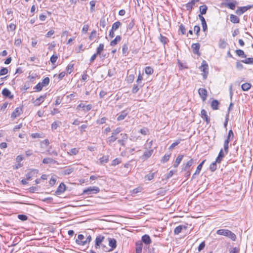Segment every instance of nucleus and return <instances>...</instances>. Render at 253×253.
<instances>
[{"mask_svg":"<svg viewBox=\"0 0 253 253\" xmlns=\"http://www.w3.org/2000/svg\"><path fill=\"white\" fill-rule=\"evenodd\" d=\"M216 234L226 236L227 238L231 239L233 241H235L237 238L236 235L228 229H219L217 230Z\"/></svg>","mask_w":253,"mask_h":253,"instance_id":"obj_1","label":"nucleus"},{"mask_svg":"<svg viewBox=\"0 0 253 253\" xmlns=\"http://www.w3.org/2000/svg\"><path fill=\"white\" fill-rule=\"evenodd\" d=\"M100 189L98 187L92 186L89 187L84 189L83 191V194H96L99 192Z\"/></svg>","mask_w":253,"mask_h":253,"instance_id":"obj_2","label":"nucleus"},{"mask_svg":"<svg viewBox=\"0 0 253 253\" xmlns=\"http://www.w3.org/2000/svg\"><path fill=\"white\" fill-rule=\"evenodd\" d=\"M200 69L202 71L204 72L203 78L204 79H206L207 78L206 74L208 73V65L206 63V61L204 60L202 62V65L200 67Z\"/></svg>","mask_w":253,"mask_h":253,"instance_id":"obj_3","label":"nucleus"},{"mask_svg":"<svg viewBox=\"0 0 253 253\" xmlns=\"http://www.w3.org/2000/svg\"><path fill=\"white\" fill-rule=\"evenodd\" d=\"M253 7V5H248L246 6L239 7L236 10V13L239 15H241L247 11L248 9Z\"/></svg>","mask_w":253,"mask_h":253,"instance_id":"obj_4","label":"nucleus"},{"mask_svg":"<svg viewBox=\"0 0 253 253\" xmlns=\"http://www.w3.org/2000/svg\"><path fill=\"white\" fill-rule=\"evenodd\" d=\"M198 93L203 101H205L208 95L207 90L205 88H200L198 90Z\"/></svg>","mask_w":253,"mask_h":253,"instance_id":"obj_5","label":"nucleus"},{"mask_svg":"<svg viewBox=\"0 0 253 253\" xmlns=\"http://www.w3.org/2000/svg\"><path fill=\"white\" fill-rule=\"evenodd\" d=\"M92 108V105L90 104H88L87 105H84L83 103H81L79 104L77 107V109L78 110H80L81 109H83V111H84L85 112H88L89 110H90Z\"/></svg>","mask_w":253,"mask_h":253,"instance_id":"obj_6","label":"nucleus"},{"mask_svg":"<svg viewBox=\"0 0 253 253\" xmlns=\"http://www.w3.org/2000/svg\"><path fill=\"white\" fill-rule=\"evenodd\" d=\"M38 172V169H30L29 171L26 174V179L27 180H30L33 176H36Z\"/></svg>","mask_w":253,"mask_h":253,"instance_id":"obj_7","label":"nucleus"},{"mask_svg":"<svg viewBox=\"0 0 253 253\" xmlns=\"http://www.w3.org/2000/svg\"><path fill=\"white\" fill-rule=\"evenodd\" d=\"M47 96V94L45 93L43 95L40 96L39 97L37 98L34 101V103L35 106H39L43 102L45 99V98Z\"/></svg>","mask_w":253,"mask_h":253,"instance_id":"obj_8","label":"nucleus"},{"mask_svg":"<svg viewBox=\"0 0 253 253\" xmlns=\"http://www.w3.org/2000/svg\"><path fill=\"white\" fill-rule=\"evenodd\" d=\"M104 238V237L101 235H99L97 236V237L95 239V244L94 246L96 249L100 248V244H101L102 242L103 241Z\"/></svg>","mask_w":253,"mask_h":253,"instance_id":"obj_9","label":"nucleus"},{"mask_svg":"<svg viewBox=\"0 0 253 253\" xmlns=\"http://www.w3.org/2000/svg\"><path fill=\"white\" fill-rule=\"evenodd\" d=\"M22 113V108L17 107L11 114V117L15 119L19 116Z\"/></svg>","mask_w":253,"mask_h":253,"instance_id":"obj_10","label":"nucleus"},{"mask_svg":"<svg viewBox=\"0 0 253 253\" xmlns=\"http://www.w3.org/2000/svg\"><path fill=\"white\" fill-rule=\"evenodd\" d=\"M200 47V44L199 43H193L191 45L193 53L198 55H200L199 52Z\"/></svg>","mask_w":253,"mask_h":253,"instance_id":"obj_11","label":"nucleus"},{"mask_svg":"<svg viewBox=\"0 0 253 253\" xmlns=\"http://www.w3.org/2000/svg\"><path fill=\"white\" fill-rule=\"evenodd\" d=\"M199 0H192L190 2L186 3L185 5L186 9L189 11H191L193 6H194L195 4Z\"/></svg>","mask_w":253,"mask_h":253,"instance_id":"obj_12","label":"nucleus"},{"mask_svg":"<svg viewBox=\"0 0 253 253\" xmlns=\"http://www.w3.org/2000/svg\"><path fill=\"white\" fill-rule=\"evenodd\" d=\"M202 118L205 120L207 124H208L210 122V119L207 114V112L205 109H202L201 112Z\"/></svg>","mask_w":253,"mask_h":253,"instance_id":"obj_13","label":"nucleus"},{"mask_svg":"<svg viewBox=\"0 0 253 253\" xmlns=\"http://www.w3.org/2000/svg\"><path fill=\"white\" fill-rule=\"evenodd\" d=\"M141 240L146 245H150L152 242L150 237L147 234L143 235L142 237Z\"/></svg>","mask_w":253,"mask_h":253,"instance_id":"obj_14","label":"nucleus"},{"mask_svg":"<svg viewBox=\"0 0 253 253\" xmlns=\"http://www.w3.org/2000/svg\"><path fill=\"white\" fill-rule=\"evenodd\" d=\"M42 163L45 164H58L57 161L53 160L50 158H46L43 159Z\"/></svg>","mask_w":253,"mask_h":253,"instance_id":"obj_15","label":"nucleus"},{"mask_svg":"<svg viewBox=\"0 0 253 253\" xmlns=\"http://www.w3.org/2000/svg\"><path fill=\"white\" fill-rule=\"evenodd\" d=\"M122 135V139H119L118 140V142L121 144L122 146H124L125 145V141L127 139V135L126 134H121Z\"/></svg>","mask_w":253,"mask_h":253,"instance_id":"obj_16","label":"nucleus"},{"mask_svg":"<svg viewBox=\"0 0 253 253\" xmlns=\"http://www.w3.org/2000/svg\"><path fill=\"white\" fill-rule=\"evenodd\" d=\"M198 16H199V19L201 21L203 30L204 31H206L207 30L208 27H207V25L205 19L202 15H199Z\"/></svg>","mask_w":253,"mask_h":253,"instance_id":"obj_17","label":"nucleus"},{"mask_svg":"<svg viewBox=\"0 0 253 253\" xmlns=\"http://www.w3.org/2000/svg\"><path fill=\"white\" fill-rule=\"evenodd\" d=\"M66 189V186L65 185L62 183H61L59 186H58V188L57 189L56 191V193L57 194H60L65 191Z\"/></svg>","mask_w":253,"mask_h":253,"instance_id":"obj_18","label":"nucleus"},{"mask_svg":"<svg viewBox=\"0 0 253 253\" xmlns=\"http://www.w3.org/2000/svg\"><path fill=\"white\" fill-rule=\"evenodd\" d=\"M92 240V238L90 235H88L84 241H80L78 240L77 242H79L80 246H84L87 244H89Z\"/></svg>","mask_w":253,"mask_h":253,"instance_id":"obj_19","label":"nucleus"},{"mask_svg":"<svg viewBox=\"0 0 253 253\" xmlns=\"http://www.w3.org/2000/svg\"><path fill=\"white\" fill-rule=\"evenodd\" d=\"M74 169L73 167H69L68 168L63 170L61 173L63 175H69L73 172Z\"/></svg>","mask_w":253,"mask_h":253,"instance_id":"obj_20","label":"nucleus"},{"mask_svg":"<svg viewBox=\"0 0 253 253\" xmlns=\"http://www.w3.org/2000/svg\"><path fill=\"white\" fill-rule=\"evenodd\" d=\"M193 163V159H190L188 162H187L185 164L183 165L182 170L184 171H187L190 167L192 165Z\"/></svg>","mask_w":253,"mask_h":253,"instance_id":"obj_21","label":"nucleus"},{"mask_svg":"<svg viewBox=\"0 0 253 253\" xmlns=\"http://www.w3.org/2000/svg\"><path fill=\"white\" fill-rule=\"evenodd\" d=\"M117 241L116 239L114 238H109V245L112 248L111 251L114 250L116 248Z\"/></svg>","mask_w":253,"mask_h":253,"instance_id":"obj_22","label":"nucleus"},{"mask_svg":"<svg viewBox=\"0 0 253 253\" xmlns=\"http://www.w3.org/2000/svg\"><path fill=\"white\" fill-rule=\"evenodd\" d=\"M128 112L126 110L122 111L120 115H118L117 120L120 121L124 120Z\"/></svg>","mask_w":253,"mask_h":253,"instance_id":"obj_23","label":"nucleus"},{"mask_svg":"<svg viewBox=\"0 0 253 253\" xmlns=\"http://www.w3.org/2000/svg\"><path fill=\"white\" fill-rule=\"evenodd\" d=\"M206 161V160H203L197 167V169L196 170V171L195 173L192 176V178H194V176L196 174H199L202 168L203 167V164H204L205 162Z\"/></svg>","mask_w":253,"mask_h":253,"instance_id":"obj_24","label":"nucleus"},{"mask_svg":"<svg viewBox=\"0 0 253 253\" xmlns=\"http://www.w3.org/2000/svg\"><path fill=\"white\" fill-rule=\"evenodd\" d=\"M225 155L223 152V150L221 149L218 154V155L216 159V162H217L218 163H220L221 161L222 160V159L224 157Z\"/></svg>","mask_w":253,"mask_h":253,"instance_id":"obj_25","label":"nucleus"},{"mask_svg":"<svg viewBox=\"0 0 253 253\" xmlns=\"http://www.w3.org/2000/svg\"><path fill=\"white\" fill-rule=\"evenodd\" d=\"M2 94L4 96L9 97L10 98H12L13 97V95H11V92L6 88H5L2 90Z\"/></svg>","mask_w":253,"mask_h":253,"instance_id":"obj_26","label":"nucleus"},{"mask_svg":"<svg viewBox=\"0 0 253 253\" xmlns=\"http://www.w3.org/2000/svg\"><path fill=\"white\" fill-rule=\"evenodd\" d=\"M186 229L187 227L183 225H179L177 226L174 230V233L175 235L179 234L182 231L183 229Z\"/></svg>","mask_w":253,"mask_h":253,"instance_id":"obj_27","label":"nucleus"},{"mask_svg":"<svg viewBox=\"0 0 253 253\" xmlns=\"http://www.w3.org/2000/svg\"><path fill=\"white\" fill-rule=\"evenodd\" d=\"M122 38L120 36H117L115 39L110 42V45L114 46L116 45L119 42L121 41Z\"/></svg>","mask_w":253,"mask_h":253,"instance_id":"obj_28","label":"nucleus"},{"mask_svg":"<svg viewBox=\"0 0 253 253\" xmlns=\"http://www.w3.org/2000/svg\"><path fill=\"white\" fill-rule=\"evenodd\" d=\"M183 158V155H178L177 156V158L175 160V163L173 164V167L174 168H177L178 167L179 164L181 162Z\"/></svg>","mask_w":253,"mask_h":253,"instance_id":"obj_29","label":"nucleus"},{"mask_svg":"<svg viewBox=\"0 0 253 253\" xmlns=\"http://www.w3.org/2000/svg\"><path fill=\"white\" fill-rule=\"evenodd\" d=\"M122 53L124 55L126 56L128 54V44L127 43H124L122 46Z\"/></svg>","mask_w":253,"mask_h":253,"instance_id":"obj_30","label":"nucleus"},{"mask_svg":"<svg viewBox=\"0 0 253 253\" xmlns=\"http://www.w3.org/2000/svg\"><path fill=\"white\" fill-rule=\"evenodd\" d=\"M230 20L231 22L233 23H238L240 21V19L237 16L234 14H231L230 16Z\"/></svg>","mask_w":253,"mask_h":253,"instance_id":"obj_31","label":"nucleus"},{"mask_svg":"<svg viewBox=\"0 0 253 253\" xmlns=\"http://www.w3.org/2000/svg\"><path fill=\"white\" fill-rule=\"evenodd\" d=\"M153 153V150L150 149L147 151H146L144 153L143 155H142V157L144 159H147L151 157V156L152 155Z\"/></svg>","mask_w":253,"mask_h":253,"instance_id":"obj_32","label":"nucleus"},{"mask_svg":"<svg viewBox=\"0 0 253 253\" xmlns=\"http://www.w3.org/2000/svg\"><path fill=\"white\" fill-rule=\"evenodd\" d=\"M117 139V136L112 135L107 139V143L109 145H111L112 143L115 142Z\"/></svg>","mask_w":253,"mask_h":253,"instance_id":"obj_33","label":"nucleus"},{"mask_svg":"<svg viewBox=\"0 0 253 253\" xmlns=\"http://www.w3.org/2000/svg\"><path fill=\"white\" fill-rule=\"evenodd\" d=\"M251 84L246 83L242 84L241 88L244 91H248L251 88Z\"/></svg>","mask_w":253,"mask_h":253,"instance_id":"obj_34","label":"nucleus"},{"mask_svg":"<svg viewBox=\"0 0 253 253\" xmlns=\"http://www.w3.org/2000/svg\"><path fill=\"white\" fill-rule=\"evenodd\" d=\"M218 105L219 102L217 100H213L211 103V107L214 110H217Z\"/></svg>","mask_w":253,"mask_h":253,"instance_id":"obj_35","label":"nucleus"},{"mask_svg":"<svg viewBox=\"0 0 253 253\" xmlns=\"http://www.w3.org/2000/svg\"><path fill=\"white\" fill-rule=\"evenodd\" d=\"M200 12L201 13V15H204L206 14L208 7L206 5H203L200 6Z\"/></svg>","mask_w":253,"mask_h":253,"instance_id":"obj_36","label":"nucleus"},{"mask_svg":"<svg viewBox=\"0 0 253 253\" xmlns=\"http://www.w3.org/2000/svg\"><path fill=\"white\" fill-rule=\"evenodd\" d=\"M142 244L141 243H136V249L135 251L136 253H141L142 250Z\"/></svg>","mask_w":253,"mask_h":253,"instance_id":"obj_37","label":"nucleus"},{"mask_svg":"<svg viewBox=\"0 0 253 253\" xmlns=\"http://www.w3.org/2000/svg\"><path fill=\"white\" fill-rule=\"evenodd\" d=\"M121 25L122 23L120 21L115 22L112 25V29H113V30L116 31L121 26Z\"/></svg>","mask_w":253,"mask_h":253,"instance_id":"obj_38","label":"nucleus"},{"mask_svg":"<svg viewBox=\"0 0 253 253\" xmlns=\"http://www.w3.org/2000/svg\"><path fill=\"white\" fill-rule=\"evenodd\" d=\"M104 47V46L103 43H100L96 49V54L100 55L101 52L103 50Z\"/></svg>","mask_w":253,"mask_h":253,"instance_id":"obj_39","label":"nucleus"},{"mask_svg":"<svg viewBox=\"0 0 253 253\" xmlns=\"http://www.w3.org/2000/svg\"><path fill=\"white\" fill-rule=\"evenodd\" d=\"M61 125L60 122H54L51 125V128L52 130H55Z\"/></svg>","mask_w":253,"mask_h":253,"instance_id":"obj_40","label":"nucleus"},{"mask_svg":"<svg viewBox=\"0 0 253 253\" xmlns=\"http://www.w3.org/2000/svg\"><path fill=\"white\" fill-rule=\"evenodd\" d=\"M241 62L248 64H253V58H247L244 60H242Z\"/></svg>","mask_w":253,"mask_h":253,"instance_id":"obj_41","label":"nucleus"},{"mask_svg":"<svg viewBox=\"0 0 253 253\" xmlns=\"http://www.w3.org/2000/svg\"><path fill=\"white\" fill-rule=\"evenodd\" d=\"M216 161L212 163H211L210 166V169L211 171H214L217 169V166Z\"/></svg>","mask_w":253,"mask_h":253,"instance_id":"obj_42","label":"nucleus"},{"mask_svg":"<svg viewBox=\"0 0 253 253\" xmlns=\"http://www.w3.org/2000/svg\"><path fill=\"white\" fill-rule=\"evenodd\" d=\"M145 72L147 75H152L154 72V70L152 67L148 66L145 68Z\"/></svg>","mask_w":253,"mask_h":253,"instance_id":"obj_43","label":"nucleus"},{"mask_svg":"<svg viewBox=\"0 0 253 253\" xmlns=\"http://www.w3.org/2000/svg\"><path fill=\"white\" fill-rule=\"evenodd\" d=\"M99 25L103 28H105L106 25V21L104 17H101L99 22Z\"/></svg>","mask_w":253,"mask_h":253,"instance_id":"obj_44","label":"nucleus"},{"mask_svg":"<svg viewBox=\"0 0 253 253\" xmlns=\"http://www.w3.org/2000/svg\"><path fill=\"white\" fill-rule=\"evenodd\" d=\"M236 54L240 57H246V55L245 54L243 50L241 49H237L236 50Z\"/></svg>","mask_w":253,"mask_h":253,"instance_id":"obj_45","label":"nucleus"},{"mask_svg":"<svg viewBox=\"0 0 253 253\" xmlns=\"http://www.w3.org/2000/svg\"><path fill=\"white\" fill-rule=\"evenodd\" d=\"M50 82V79L48 77H46L44 79L42 80V84L43 86L47 85Z\"/></svg>","mask_w":253,"mask_h":253,"instance_id":"obj_46","label":"nucleus"},{"mask_svg":"<svg viewBox=\"0 0 253 253\" xmlns=\"http://www.w3.org/2000/svg\"><path fill=\"white\" fill-rule=\"evenodd\" d=\"M159 39L161 42H162L164 45L167 43L168 41L167 38L162 36V34H160Z\"/></svg>","mask_w":253,"mask_h":253,"instance_id":"obj_47","label":"nucleus"},{"mask_svg":"<svg viewBox=\"0 0 253 253\" xmlns=\"http://www.w3.org/2000/svg\"><path fill=\"white\" fill-rule=\"evenodd\" d=\"M170 154H165L162 158L161 162L163 163L167 162L169 159Z\"/></svg>","mask_w":253,"mask_h":253,"instance_id":"obj_48","label":"nucleus"},{"mask_svg":"<svg viewBox=\"0 0 253 253\" xmlns=\"http://www.w3.org/2000/svg\"><path fill=\"white\" fill-rule=\"evenodd\" d=\"M78 240H79L80 241H84L85 240L84 236L82 234H79L78 236L77 239H76V244H78V245H80V244H79V242H77Z\"/></svg>","mask_w":253,"mask_h":253,"instance_id":"obj_49","label":"nucleus"},{"mask_svg":"<svg viewBox=\"0 0 253 253\" xmlns=\"http://www.w3.org/2000/svg\"><path fill=\"white\" fill-rule=\"evenodd\" d=\"M31 136L33 138H43V137L42 134L39 133H32V134H31Z\"/></svg>","mask_w":253,"mask_h":253,"instance_id":"obj_50","label":"nucleus"},{"mask_svg":"<svg viewBox=\"0 0 253 253\" xmlns=\"http://www.w3.org/2000/svg\"><path fill=\"white\" fill-rule=\"evenodd\" d=\"M79 152V149L76 148H72L68 153L71 155H77Z\"/></svg>","mask_w":253,"mask_h":253,"instance_id":"obj_51","label":"nucleus"},{"mask_svg":"<svg viewBox=\"0 0 253 253\" xmlns=\"http://www.w3.org/2000/svg\"><path fill=\"white\" fill-rule=\"evenodd\" d=\"M16 25L13 23H11L7 26L8 31H14L16 29Z\"/></svg>","mask_w":253,"mask_h":253,"instance_id":"obj_52","label":"nucleus"},{"mask_svg":"<svg viewBox=\"0 0 253 253\" xmlns=\"http://www.w3.org/2000/svg\"><path fill=\"white\" fill-rule=\"evenodd\" d=\"M139 90V87L138 84H134L132 88V92L133 93H136Z\"/></svg>","mask_w":253,"mask_h":253,"instance_id":"obj_53","label":"nucleus"},{"mask_svg":"<svg viewBox=\"0 0 253 253\" xmlns=\"http://www.w3.org/2000/svg\"><path fill=\"white\" fill-rule=\"evenodd\" d=\"M8 73V69L6 68L2 67L0 70V76L6 75Z\"/></svg>","mask_w":253,"mask_h":253,"instance_id":"obj_54","label":"nucleus"},{"mask_svg":"<svg viewBox=\"0 0 253 253\" xmlns=\"http://www.w3.org/2000/svg\"><path fill=\"white\" fill-rule=\"evenodd\" d=\"M121 160L120 159L116 158L112 161V165L115 166H116V165L119 164L120 163H121Z\"/></svg>","mask_w":253,"mask_h":253,"instance_id":"obj_55","label":"nucleus"},{"mask_svg":"<svg viewBox=\"0 0 253 253\" xmlns=\"http://www.w3.org/2000/svg\"><path fill=\"white\" fill-rule=\"evenodd\" d=\"M135 25V23L133 20H132L128 24L127 27V29L131 30Z\"/></svg>","mask_w":253,"mask_h":253,"instance_id":"obj_56","label":"nucleus"},{"mask_svg":"<svg viewBox=\"0 0 253 253\" xmlns=\"http://www.w3.org/2000/svg\"><path fill=\"white\" fill-rule=\"evenodd\" d=\"M43 87V86L42 85V83H39L36 85V86L35 87V88H36L37 91H39L42 89Z\"/></svg>","mask_w":253,"mask_h":253,"instance_id":"obj_57","label":"nucleus"},{"mask_svg":"<svg viewBox=\"0 0 253 253\" xmlns=\"http://www.w3.org/2000/svg\"><path fill=\"white\" fill-rule=\"evenodd\" d=\"M194 31L197 36H199V32L200 31V27L199 26H195L194 27Z\"/></svg>","mask_w":253,"mask_h":253,"instance_id":"obj_58","label":"nucleus"},{"mask_svg":"<svg viewBox=\"0 0 253 253\" xmlns=\"http://www.w3.org/2000/svg\"><path fill=\"white\" fill-rule=\"evenodd\" d=\"M100 160L101 163H107L109 160V157L108 156H103L100 158Z\"/></svg>","mask_w":253,"mask_h":253,"instance_id":"obj_59","label":"nucleus"},{"mask_svg":"<svg viewBox=\"0 0 253 253\" xmlns=\"http://www.w3.org/2000/svg\"><path fill=\"white\" fill-rule=\"evenodd\" d=\"M18 218L22 221H25L27 219L28 217L26 215L19 214L18 215Z\"/></svg>","mask_w":253,"mask_h":253,"instance_id":"obj_60","label":"nucleus"},{"mask_svg":"<svg viewBox=\"0 0 253 253\" xmlns=\"http://www.w3.org/2000/svg\"><path fill=\"white\" fill-rule=\"evenodd\" d=\"M121 128L118 127L113 130V132L112 133V135L116 136L117 134H118L121 132Z\"/></svg>","mask_w":253,"mask_h":253,"instance_id":"obj_61","label":"nucleus"},{"mask_svg":"<svg viewBox=\"0 0 253 253\" xmlns=\"http://www.w3.org/2000/svg\"><path fill=\"white\" fill-rule=\"evenodd\" d=\"M227 44V43L224 41L223 40H220L219 41V47L221 48H225L226 47V45Z\"/></svg>","mask_w":253,"mask_h":253,"instance_id":"obj_62","label":"nucleus"},{"mask_svg":"<svg viewBox=\"0 0 253 253\" xmlns=\"http://www.w3.org/2000/svg\"><path fill=\"white\" fill-rule=\"evenodd\" d=\"M58 58L57 56L53 55L51 57L50 61L52 64H54Z\"/></svg>","mask_w":253,"mask_h":253,"instance_id":"obj_63","label":"nucleus"},{"mask_svg":"<svg viewBox=\"0 0 253 253\" xmlns=\"http://www.w3.org/2000/svg\"><path fill=\"white\" fill-rule=\"evenodd\" d=\"M149 130L147 128H143L140 129V132L143 135L148 134Z\"/></svg>","mask_w":253,"mask_h":253,"instance_id":"obj_64","label":"nucleus"}]
</instances>
